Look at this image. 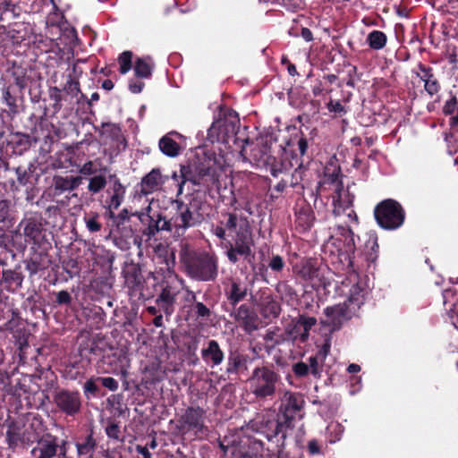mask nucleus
Listing matches in <instances>:
<instances>
[{
    "label": "nucleus",
    "mask_w": 458,
    "mask_h": 458,
    "mask_svg": "<svg viewBox=\"0 0 458 458\" xmlns=\"http://www.w3.org/2000/svg\"><path fill=\"white\" fill-rule=\"evenodd\" d=\"M222 173L220 162L215 155L205 156L198 164L191 165H181L180 174L174 172L172 178L178 182L177 195L182 193L183 185L190 182L194 185L202 187L206 191L219 189V178Z\"/></svg>",
    "instance_id": "f257e3e1"
},
{
    "label": "nucleus",
    "mask_w": 458,
    "mask_h": 458,
    "mask_svg": "<svg viewBox=\"0 0 458 458\" xmlns=\"http://www.w3.org/2000/svg\"><path fill=\"white\" fill-rule=\"evenodd\" d=\"M154 252L157 258L162 259V262L166 266V272L159 286V293L156 295L155 303L165 317L169 318L175 311L177 295L180 293L177 276L172 271V267L174 264V254L163 243L157 244Z\"/></svg>",
    "instance_id": "f03ea898"
},
{
    "label": "nucleus",
    "mask_w": 458,
    "mask_h": 458,
    "mask_svg": "<svg viewBox=\"0 0 458 458\" xmlns=\"http://www.w3.org/2000/svg\"><path fill=\"white\" fill-rule=\"evenodd\" d=\"M341 168L339 165L329 163L324 169V175L322 180L318 182L316 192L320 195L326 186H332L334 188L335 195L333 196L334 214L340 216L346 214V216L353 222L358 223V216L352 208L354 196L347 194L345 199H343L344 184L341 181Z\"/></svg>",
    "instance_id": "7ed1b4c3"
},
{
    "label": "nucleus",
    "mask_w": 458,
    "mask_h": 458,
    "mask_svg": "<svg viewBox=\"0 0 458 458\" xmlns=\"http://www.w3.org/2000/svg\"><path fill=\"white\" fill-rule=\"evenodd\" d=\"M211 232L219 240L225 242L226 249V257L232 264H236L239 260L238 256L242 257L249 263L254 259V253L251 246L253 245L252 233L250 226L240 225L233 237V242L227 239L226 230L222 224L213 225Z\"/></svg>",
    "instance_id": "20e7f679"
},
{
    "label": "nucleus",
    "mask_w": 458,
    "mask_h": 458,
    "mask_svg": "<svg viewBox=\"0 0 458 458\" xmlns=\"http://www.w3.org/2000/svg\"><path fill=\"white\" fill-rule=\"evenodd\" d=\"M362 290L354 285L351 289L350 296L343 303L328 306L324 310L326 318L321 319L323 327H328L331 332L341 329L343 325L356 316L358 310L364 303Z\"/></svg>",
    "instance_id": "39448f33"
},
{
    "label": "nucleus",
    "mask_w": 458,
    "mask_h": 458,
    "mask_svg": "<svg viewBox=\"0 0 458 458\" xmlns=\"http://www.w3.org/2000/svg\"><path fill=\"white\" fill-rule=\"evenodd\" d=\"M203 205L204 201L199 196L191 197L188 203L181 199L174 200V213L169 218L171 232L182 235L189 228L199 225L203 220L200 213Z\"/></svg>",
    "instance_id": "423d86ee"
},
{
    "label": "nucleus",
    "mask_w": 458,
    "mask_h": 458,
    "mask_svg": "<svg viewBox=\"0 0 458 458\" xmlns=\"http://www.w3.org/2000/svg\"><path fill=\"white\" fill-rule=\"evenodd\" d=\"M182 260L187 275L194 280L213 282L218 276V257L214 252L191 250Z\"/></svg>",
    "instance_id": "0eeeda50"
},
{
    "label": "nucleus",
    "mask_w": 458,
    "mask_h": 458,
    "mask_svg": "<svg viewBox=\"0 0 458 458\" xmlns=\"http://www.w3.org/2000/svg\"><path fill=\"white\" fill-rule=\"evenodd\" d=\"M280 381L281 376L273 365L256 367L247 380L250 393L259 402L273 401Z\"/></svg>",
    "instance_id": "6e6552de"
},
{
    "label": "nucleus",
    "mask_w": 458,
    "mask_h": 458,
    "mask_svg": "<svg viewBox=\"0 0 458 458\" xmlns=\"http://www.w3.org/2000/svg\"><path fill=\"white\" fill-rule=\"evenodd\" d=\"M280 404L278 406V417L283 425L286 426L289 429L295 427V422L301 420L305 416V399L302 394L285 390L279 399Z\"/></svg>",
    "instance_id": "1a4fd4ad"
},
{
    "label": "nucleus",
    "mask_w": 458,
    "mask_h": 458,
    "mask_svg": "<svg viewBox=\"0 0 458 458\" xmlns=\"http://www.w3.org/2000/svg\"><path fill=\"white\" fill-rule=\"evenodd\" d=\"M374 217L381 228L396 230L404 223L405 210L397 200L386 199L376 205Z\"/></svg>",
    "instance_id": "9d476101"
},
{
    "label": "nucleus",
    "mask_w": 458,
    "mask_h": 458,
    "mask_svg": "<svg viewBox=\"0 0 458 458\" xmlns=\"http://www.w3.org/2000/svg\"><path fill=\"white\" fill-rule=\"evenodd\" d=\"M206 411L199 406H189L177 419L176 428L182 435L192 434L195 438H202L208 433L205 425Z\"/></svg>",
    "instance_id": "9b49d317"
},
{
    "label": "nucleus",
    "mask_w": 458,
    "mask_h": 458,
    "mask_svg": "<svg viewBox=\"0 0 458 458\" xmlns=\"http://www.w3.org/2000/svg\"><path fill=\"white\" fill-rule=\"evenodd\" d=\"M250 426L253 430L264 434L268 441L280 437L281 445H284L289 428L283 425L278 417L275 419L270 414H258L250 421Z\"/></svg>",
    "instance_id": "f8f14e48"
},
{
    "label": "nucleus",
    "mask_w": 458,
    "mask_h": 458,
    "mask_svg": "<svg viewBox=\"0 0 458 458\" xmlns=\"http://www.w3.org/2000/svg\"><path fill=\"white\" fill-rule=\"evenodd\" d=\"M145 212L134 213L144 228L142 234L148 239L154 237L160 231L171 232L169 219H166L158 210H154L150 205L145 208Z\"/></svg>",
    "instance_id": "ddd939ff"
},
{
    "label": "nucleus",
    "mask_w": 458,
    "mask_h": 458,
    "mask_svg": "<svg viewBox=\"0 0 458 458\" xmlns=\"http://www.w3.org/2000/svg\"><path fill=\"white\" fill-rule=\"evenodd\" d=\"M40 216L24 217L18 225V232L24 236L25 242L40 246L46 237V228Z\"/></svg>",
    "instance_id": "4468645a"
},
{
    "label": "nucleus",
    "mask_w": 458,
    "mask_h": 458,
    "mask_svg": "<svg viewBox=\"0 0 458 458\" xmlns=\"http://www.w3.org/2000/svg\"><path fill=\"white\" fill-rule=\"evenodd\" d=\"M53 402L59 411L67 416H74L81 408V394L78 391L60 389L55 392Z\"/></svg>",
    "instance_id": "2eb2a0df"
},
{
    "label": "nucleus",
    "mask_w": 458,
    "mask_h": 458,
    "mask_svg": "<svg viewBox=\"0 0 458 458\" xmlns=\"http://www.w3.org/2000/svg\"><path fill=\"white\" fill-rule=\"evenodd\" d=\"M122 275L129 296L131 299L137 300L142 287V279L145 278V276L142 274L141 266L133 261L125 263Z\"/></svg>",
    "instance_id": "dca6fc26"
},
{
    "label": "nucleus",
    "mask_w": 458,
    "mask_h": 458,
    "mask_svg": "<svg viewBox=\"0 0 458 458\" xmlns=\"http://www.w3.org/2000/svg\"><path fill=\"white\" fill-rule=\"evenodd\" d=\"M233 309L230 316L246 334L250 335L259 329L260 320L256 310L250 305L243 303Z\"/></svg>",
    "instance_id": "f3484780"
},
{
    "label": "nucleus",
    "mask_w": 458,
    "mask_h": 458,
    "mask_svg": "<svg viewBox=\"0 0 458 458\" xmlns=\"http://www.w3.org/2000/svg\"><path fill=\"white\" fill-rule=\"evenodd\" d=\"M339 241L343 242V247L339 250L340 256L348 262V266L352 269L356 267V250L357 241L360 237L356 235L349 226H339Z\"/></svg>",
    "instance_id": "a211bd4d"
},
{
    "label": "nucleus",
    "mask_w": 458,
    "mask_h": 458,
    "mask_svg": "<svg viewBox=\"0 0 458 458\" xmlns=\"http://www.w3.org/2000/svg\"><path fill=\"white\" fill-rule=\"evenodd\" d=\"M166 272V267L156 268L149 271L142 279V287L138 296V301H147L154 299L158 293L159 286Z\"/></svg>",
    "instance_id": "6ab92c4d"
},
{
    "label": "nucleus",
    "mask_w": 458,
    "mask_h": 458,
    "mask_svg": "<svg viewBox=\"0 0 458 458\" xmlns=\"http://www.w3.org/2000/svg\"><path fill=\"white\" fill-rule=\"evenodd\" d=\"M109 181L111 185L106 191L109 198L106 200V204L109 208V216H114V213L113 210H116L123 202L126 189L116 174H110Z\"/></svg>",
    "instance_id": "aec40b11"
},
{
    "label": "nucleus",
    "mask_w": 458,
    "mask_h": 458,
    "mask_svg": "<svg viewBox=\"0 0 458 458\" xmlns=\"http://www.w3.org/2000/svg\"><path fill=\"white\" fill-rule=\"evenodd\" d=\"M168 180L167 175H163L160 168H153L149 173L141 178L140 183V193L148 196L161 190L162 186Z\"/></svg>",
    "instance_id": "412c9836"
},
{
    "label": "nucleus",
    "mask_w": 458,
    "mask_h": 458,
    "mask_svg": "<svg viewBox=\"0 0 458 458\" xmlns=\"http://www.w3.org/2000/svg\"><path fill=\"white\" fill-rule=\"evenodd\" d=\"M59 448L58 439L51 434L40 437L31 454L35 458H55Z\"/></svg>",
    "instance_id": "4be33fe9"
},
{
    "label": "nucleus",
    "mask_w": 458,
    "mask_h": 458,
    "mask_svg": "<svg viewBox=\"0 0 458 458\" xmlns=\"http://www.w3.org/2000/svg\"><path fill=\"white\" fill-rule=\"evenodd\" d=\"M285 267L286 263L284 258L279 254L272 253L267 257V265H259L255 275L259 276L264 283L269 284L268 269H270L276 276H278L283 274Z\"/></svg>",
    "instance_id": "5701e85b"
},
{
    "label": "nucleus",
    "mask_w": 458,
    "mask_h": 458,
    "mask_svg": "<svg viewBox=\"0 0 458 458\" xmlns=\"http://www.w3.org/2000/svg\"><path fill=\"white\" fill-rule=\"evenodd\" d=\"M82 177L79 175H55L52 183L54 196H61L73 191L82 183Z\"/></svg>",
    "instance_id": "b1692460"
},
{
    "label": "nucleus",
    "mask_w": 458,
    "mask_h": 458,
    "mask_svg": "<svg viewBox=\"0 0 458 458\" xmlns=\"http://www.w3.org/2000/svg\"><path fill=\"white\" fill-rule=\"evenodd\" d=\"M248 294L247 286L239 278H229V284L225 287V295L229 304L235 308L245 300Z\"/></svg>",
    "instance_id": "393cba45"
},
{
    "label": "nucleus",
    "mask_w": 458,
    "mask_h": 458,
    "mask_svg": "<svg viewBox=\"0 0 458 458\" xmlns=\"http://www.w3.org/2000/svg\"><path fill=\"white\" fill-rule=\"evenodd\" d=\"M109 344L103 339H93L84 343L80 347V354L81 357L88 359L89 361H98L103 354L109 348Z\"/></svg>",
    "instance_id": "a878e982"
},
{
    "label": "nucleus",
    "mask_w": 458,
    "mask_h": 458,
    "mask_svg": "<svg viewBox=\"0 0 458 458\" xmlns=\"http://www.w3.org/2000/svg\"><path fill=\"white\" fill-rule=\"evenodd\" d=\"M418 69L420 73L417 76L424 82V89L430 96L437 95L441 90V84L437 78L432 67L419 63Z\"/></svg>",
    "instance_id": "bb28decb"
},
{
    "label": "nucleus",
    "mask_w": 458,
    "mask_h": 458,
    "mask_svg": "<svg viewBox=\"0 0 458 458\" xmlns=\"http://www.w3.org/2000/svg\"><path fill=\"white\" fill-rule=\"evenodd\" d=\"M253 157L259 161H262L274 177H277L280 174L285 173L290 168L293 167L294 161L293 159L287 160V157L285 159L277 160L275 157L267 153H264V155L259 157L256 154H253Z\"/></svg>",
    "instance_id": "cd10ccee"
},
{
    "label": "nucleus",
    "mask_w": 458,
    "mask_h": 458,
    "mask_svg": "<svg viewBox=\"0 0 458 458\" xmlns=\"http://www.w3.org/2000/svg\"><path fill=\"white\" fill-rule=\"evenodd\" d=\"M264 444L260 440L249 438L233 451V458H261Z\"/></svg>",
    "instance_id": "c85d7f7f"
},
{
    "label": "nucleus",
    "mask_w": 458,
    "mask_h": 458,
    "mask_svg": "<svg viewBox=\"0 0 458 458\" xmlns=\"http://www.w3.org/2000/svg\"><path fill=\"white\" fill-rule=\"evenodd\" d=\"M250 357L238 350H231L227 358L226 373L239 374L248 369Z\"/></svg>",
    "instance_id": "c756f323"
},
{
    "label": "nucleus",
    "mask_w": 458,
    "mask_h": 458,
    "mask_svg": "<svg viewBox=\"0 0 458 458\" xmlns=\"http://www.w3.org/2000/svg\"><path fill=\"white\" fill-rule=\"evenodd\" d=\"M367 239L361 250V256L368 263V267L370 265H375L378 258L379 245L377 234L375 232H369L366 234Z\"/></svg>",
    "instance_id": "7c9ffc66"
},
{
    "label": "nucleus",
    "mask_w": 458,
    "mask_h": 458,
    "mask_svg": "<svg viewBox=\"0 0 458 458\" xmlns=\"http://www.w3.org/2000/svg\"><path fill=\"white\" fill-rule=\"evenodd\" d=\"M24 276L19 269H5L2 272L0 284L7 292L14 293L21 288Z\"/></svg>",
    "instance_id": "2f4dec72"
},
{
    "label": "nucleus",
    "mask_w": 458,
    "mask_h": 458,
    "mask_svg": "<svg viewBox=\"0 0 458 458\" xmlns=\"http://www.w3.org/2000/svg\"><path fill=\"white\" fill-rule=\"evenodd\" d=\"M315 221L314 212L308 203H301L295 208V224L301 231L305 232L311 228Z\"/></svg>",
    "instance_id": "473e14b6"
},
{
    "label": "nucleus",
    "mask_w": 458,
    "mask_h": 458,
    "mask_svg": "<svg viewBox=\"0 0 458 458\" xmlns=\"http://www.w3.org/2000/svg\"><path fill=\"white\" fill-rule=\"evenodd\" d=\"M293 167L295 166L293 172L291 174V176L288 181V184L290 187L294 189V191L302 194L304 191V186L302 184V181L304 178L305 172L307 171L306 167L303 165V161L301 160L297 155L293 156Z\"/></svg>",
    "instance_id": "72a5a7b5"
},
{
    "label": "nucleus",
    "mask_w": 458,
    "mask_h": 458,
    "mask_svg": "<svg viewBox=\"0 0 458 458\" xmlns=\"http://www.w3.org/2000/svg\"><path fill=\"white\" fill-rule=\"evenodd\" d=\"M120 363V355L112 346L106 350L98 361V368L105 373H114Z\"/></svg>",
    "instance_id": "f704fd0d"
},
{
    "label": "nucleus",
    "mask_w": 458,
    "mask_h": 458,
    "mask_svg": "<svg viewBox=\"0 0 458 458\" xmlns=\"http://www.w3.org/2000/svg\"><path fill=\"white\" fill-rule=\"evenodd\" d=\"M201 356L207 362H211L213 367L220 365L225 359V353L216 340L208 342V346L201 350Z\"/></svg>",
    "instance_id": "c9c22d12"
},
{
    "label": "nucleus",
    "mask_w": 458,
    "mask_h": 458,
    "mask_svg": "<svg viewBox=\"0 0 458 458\" xmlns=\"http://www.w3.org/2000/svg\"><path fill=\"white\" fill-rule=\"evenodd\" d=\"M51 264V258L47 253H35L27 262L26 269L32 277L38 272L46 270Z\"/></svg>",
    "instance_id": "e433bc0d"
},
{
    "label": "nucleus",
    "mask_w": 458,
    "mask_h": 458,
    "mask_svg": "<svg viewBox=\"0 0 458 458\" xmlns=\"http://www.w3.org/2000/svg\"><path fill=\"white\" fill-rule=\"evenodd\" d=\"M281 305L272 295L261 298L260 313L267 319L276 318L281 313Z\"/></svg>",
    "instance_id": "4c0bfd02"
},
{
    "label": "nucleus",
    "mask_w": 458,
    "mask_h": 458,
    "mask_svg": "<svg viewBox=\"0 0 458 458\" xmlns=\"http://www.w3.org/2000/svg\"><path fill=\"white\" fill-rule=\"evenodd\" d=\"M442 113L445 116H450L449 126L451 130L457 131L458 129V98L451 94L450 98L445 102Z\"/></svg>",
    "instance_id": "58836bf2"
},
{
    "label": "nucleus",
    "mask_w": 458,
    "mask_h": 458,
    "mask_svg": "<svg viewBox=\"0 0 458 458\" xmlns=\"http://www.w3.org/2000/svg\"><path fill=\"white\" fill-rule=\"evenodd\" d=\"M155 63L149 55L139 57L134 63L135 76L140 79H148L151 77Z\"/></svg>",
    "instance_id": "ea45409f"
},
{
    "label": "nucleus",
    "mask_w": 458,
    "mask_h": 458,
    "mask_svg": "<svg viewBox=\"0 0 458 458\" xmlns=\"http://www.w3.org/2000/svg\"><path fill=\"white\" fill-rule=\"evenodd\" d=\"M173 134L178 135L177 132L167 133L159 140L158 143L161 152L164 155L171 157H177L181 152V147L179 143L171 137Z\"/></svg>",
    "instance_id": "a19ab883"
},
{
    "label": "nucleus",
    "mask_w": 458,
    "mask_h": 458,
    "mask_svg": "<svg viewBox=\"0 0 458 458\" xmlns=\"http://www.w3.org/2000/svg\"><path fill=\"white\" fill-rule=\"evenodd\" d=\"M297 274L304 281H313L320 276L319 269L312 259L302 261L298 267Z\"/></svg>",
    "instance_id": "79ce46f5"
},
{
    "label": "nucleus",
    "mask_w": 458,
    "mask_h": 458,
    "mask_svg": "<svg viewBox=\"0 0 458 458\" xmlns=\"http://www.w3.org/2000/svg\"><path fill=\"white\" fill-rule=\"evenodd\" d=\"M223 136H225V143H227L231 137H234L239 128L240 120L235 114L233 116L225 117L218 120Z\"/></svg>",
    "instance_id": "37998d69"
},
{
    "label": "nucleus",
    "mask_w": 458,
    "mask_h": 458,
    "mask_svg": "<svg viewBox=\"0 0 458 458\" xmlns=\"http://www.w3.org/2000/svg\"><path fill=\"white\" fill-rule=\"evenodd\" d=\"M79 456H89L91 457L98 446L97 440L94 438L93 428L89 429V435L84 438L82 442H78L75 445Z\"/></svg>",
    "instance_id": "c03bdc74"
},
{
    "label": "nucleus",
    "mask_w": 458,
    "mask_h": 458,
    "mask_svg": "<svg viewBox=\"0 0 458 458\" xmlns=\"http://www.w3.org/2000/svg\"><path fill=\"white\" fill-rule=\"evenodd\" d=\"M222 216L226 217V220L221 221L220 224L223 225L226 232H229V233H234V235H236V231L238 230L240 225H247L249 226L247 218L239 217L236 213H222Z\"/></svg>",
    "instance_id": "a18cd8bd"
},
{
    "label": "nucleus",
    "mask_w": 458,
    "mask_h": 458,
    "mask_svg": "<svg viewBox=\"0 0 458 458\" xmlns=\"http://www.w3.org/2000/svg\"><path fill=\"white\" fill-rule=\"evenodd\" d=\"M222 216L226 217V220L221 221L220 224L223 225L226 232H229V233H234V235H236V231L238 230L240 225H247L249 226L247 218L239 217L236 213H222Z\"/></svg>",
    "instance_id": "49530a36"
},
{
    "label": "nucleus",
    "mask_w": 458,
    "mask_h": 458,
    "mask_svg": "<svg viewBox=\"0 0 458 458\" xmlns=\"http://www.w3.org/2000/svg\"><path fill=\"white\" fill-rule=\"evenodd\" d=\"M366 43L372 50H381L387 43V36L381 30H372L368 34Z\"/></svg>",
    "instance_id": "de8ad7c7"
},
{
    "label": "nucleus",
    "mask_w": 458,
    "mask_h": 458,
    "mask_svg": "<svg viewBox=\"0 0 458 458\" xmlns=\"http://www.w3.org/2000/svg\"><path fill=\"white\" fill-rule=\"evenodd\" d=\"M276 292L280 296L283 301L287 303L296 300L297 293L294 288L289 284L288 281L281 280L276 284Z\"/></svg>",
    "instance_id": "09e8293b"
},
{
    "label": "nucleus",
    "mask_w": 458,
    "mask_h": 458,
    "mask_svg": "<svg viewBox=\"0 0 458 458\" xmlns=\"http://www.w3.org/2000/svg\"><path fill=\"white\" fill-rule=\"evenodd\" d=\"M101 127L103 129L102 134L106 135L111 140L115 142L125 141V139L122 133V129L118 124L112 123H102Z\"/></svg>",
    "instance_id": "8fccbe9b"
},
{
    "label": "nucleus",
    "mask_w": 458,
    "mask_h": 458,
    "mask_svg": "<svg viewBox=\"0 0 458 458\" xmlns=\"http://www.w3.org/2000/svg\"><path fill=\"white\" fill-rule=\"evenodd\" d=\"M32 165L29 167H23L21 165H17L15 168V186L13 188L17 189L19 186H25L30 182V179L32 177L33 170L31 169Z\"/></svg>",
    "instance_id": "3c124183"
},
{
    "label": "nucleus",
    "mask_w": 458,
    "mask_h": 458,
    "mask_svg": "<svg viewBox=\"0 0 458 458\" xmlns=\"http://www.w3.org/2000/svg\"><path fill=\"white\" fill-rule=\"evenodd\" d=\"M107 184V180L105 173H100L91 176L89 179L88 191L91 194H97L103 191Z\"/></svg>",
    "instance_id": "603ef678"
},
{
    "label": "nucleus",
    "mask_w": 458,
    "mask_h": 458,
    "mask_svg": "<svg viewBox=\"0 0 458 458\" xmlns=\"http://www.w3.org/2000/svg\"><path fill=\"white\" fill-rule=\"evenodd\" d=\"M297 323L302 329V343H305L309 336L310 329L317 324V318L309 317L306 314H299L297 316Z\"/></svg>",
    "instance_id": "864d4df0"
},
{
    "label": "nucleus",
    "mask_w": 458,
    "mask_h": 458,
    "mask_svg": "<svg viewBox=\"0 0 458 458\" xmlns=\"http://www.w3.org/2000/svg\"><path fill=\"white\" fill-rule=\"evenodd\" d=\"M83 220L89 232L95 233L101 231L102 223L100 222V215L98 213L93 211L85 213Z\"/></svg>",
    "instance_id": "5fc2aeb1"
},
{
    "label": "nucleus",
    "mask_w": 458,
    "mask_h": 458,
    "mask_svg": "<svg viewBox=\"0 0 458 458\" xmlns=\"http://www.w3.org/2000/svg\"><path fill=\"white\" fill-rule=\"evenodd\" d=\"M12 76L14 79L15 85L23 90L28 86L29 77L27 76L26 70L21 66L13 65L12 68Z\"/></svg>",
    "instance_id": "6e6d98bb"
},
{
    "label": "nucleus",
    "mask_w": 458,
    "mask_h": 458,
    "mask_svg": "<svg viewBox=\"0 0 458 458\" xmlns=\"http://www.w3.org/2000/svg\"><path fill=\"white\" fill-rule=\"evenodd\" d=\"M11 222L10 201L7 199H0V229L4 231L9 228Z\"/></svg>",
    "instance_id": "4d7b16f0"
},
{
    "label": "nucleus",
    "mask_w": 458,
    "mask_h": 458,
    "mask_svg": "<svg viewBox=\"0 0 458 458\" xmlns=\"http://www.w3.org/2000/svg\"><path fill=\"white\" fill-rule=\"evenodd\" d=\"M99 379L98 377H90L89 378L83 385V394L84 395L89 399L91 397H97L99 395Z\"/></svg>",
    "instance_id": "13d9d810"
},
{
    "label": "nucleus",
    "mask_w": 458,
    "mask_h": 458,
    "mask_svg": "<svg viewBox=\"0 0 458 458\" xmlns=\"http://www.w3.org/2000/svg\"><path fill=\"white\" fill-rule=\"evenodd\" d=\"M105 432L108 438L123 442L124 438L122 437L121 428L118 422L114 420H108L107 425L105 428Z\"/></svg>",
    "instance_id": "bf43d9fd"
},
{
    "label": "nucleus",
    "mask_w": 458,
    "mask_h": 458,
    "mask_svg": "<svg viewBox=\"0 0 458 458\" xmlns=\"http://www.w3.org/2000/svg\"><path fill=\"white\" fill-rule=\"evenodd\" d=\"M3 103H4L8 107L9 114H17L19 112L17 98L11 93L10 87L4 88L3 89Z\"/></svg>",
    "instance_id": "052dcab7"
},
{
    "label": "nucleus",
    "mask_w": 458,
    "mask_h": 458,
    "mask_svg": "<svg viewBox=\"0 0 458 458\" xmlns=\"http://www.w3.org/2000/svg\"><path fill=\"white\" fill-rule=\"evenodd\" d=\"M219 121H215L208 130L207 139L211 143L214 142H224L225 143V136H223L220 129Z\"/></svg>",
    "instance_id": "680f3d73"
},
{
    "label": "nucleus",
    "mask_w": 458,
    "mask_h": 458,
    "mask_svg": "<svg viewBox=\"0 0 458 458\" xmlns=\"http://www.w3.org/2000/svg\"><path fill=\"white\" fill-rule=\"evenodd\" d=\"M285 333L292 340H300L302 343V329L297 323V317L293 318L285 328Z\"/></svg>",
    "instance_id": "e2e57ef3"
},
{
    "label": "nucleus",
    "mask_w": 458,
    "mask_h": 458,
    "mask_svg": "<svg viewBox=\"0 0 458 458\" xmlns=\"http://www.w3.org/2000/svg\"><path fill=\"white\" fill-rule=\"evenodd\" d=\"M132 53L131 51H124L123 52L119 57L118 62L120 64L119 71L122 74L127 73L132 66Z\"/></svg>",
    "instance_id": "0e129e2a"
},
{
    "label": "nucleus",
    "mask_w": 458,
    "mask_h": 458,
    "mask_svg": "<svg viewBox=\"0 0 458 458\" xmlns=\"http://www.w3.org/2000/svg\"><path fill=\"white\" fill-rule=\"evenodd\" d=\"M55 295V304L57 306L70 307L72 303V296L67 290L54 293Z\"/></svg>",
    "instance_id": "69168bd1"
},
{
    "label": "nucleus",
    "mask_w": 458,
    "mask_h": 458,
    "mask_svg": "<svg viewBox=\"0 0 458 458\" xmlns=\"http://www.w3.org/2000/svg\"><path fill=\"white\" fill-rule=\"evenodd\" d=\"M63 268L71 278L79 275L81 270L78 261L71 258L63 261Z\"/></svg>",
    "instance_id": "338daca9"
},
{
    "label": "nucleus",
    "mask_w": 458,
    "mask_h": 458,
    "mask_svg": "<svg viewBox=\"0 0 458 458\" xmlns=\"http://www.w3.org/2000/svg\"><path fill=\"white\" fill-rule=\"evenodd\" d=\"M50 99L53 101V109L54 114L58 113L62 109V95H61V89L57 87H54L50 89Z\"/></svg>",
    "instance_id": "774afa93"
}]
</instances>
